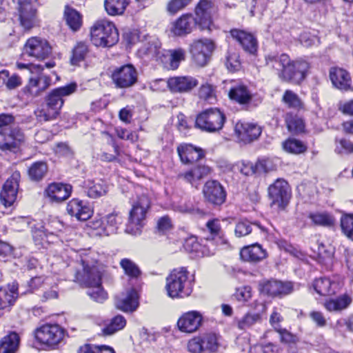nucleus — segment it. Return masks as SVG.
I'll return each mask as SVG.
<instances>
[{
    "label": "nucleus",
    "mask_w": 353,
    "mask_h": 353,
    "mask_svg": "<svg viewBox=\"0 0 353 353\" xmlns=\"http://www.w3.org/2000/svg\"><path fill=\"white\" fill-rule=\"evenodd\" d=\"M81 263L82 272L77 271V280L89 288L87 294L91 299L102 303L108 298L107 293L101 286L102 281L109 277L106 268L98 261L90 262L81 259Z\"/></svg>",
    "instance_id": "obj_1"
},
{
    "label": "nucleus",
    "mask_w": 353,
    "mask_h": 353,
    "mask_svg": "<svg viewBox=\"0 0 353 353\" xmlns=\"http://www.w3.org/2000/svg\"><path fill=\"white\" fill-rule=\"evenodd\" d=\"M212 3L208 0H200L194 12L196 17L191 13L183 14L172 24L171 32L178 37L190 34L196 26L201 30L210 29L212 23Z\"/></svg>",
    "instance_id": "obj_2"
},
{
    "label": "nucleus",
    "mask_w": 353,
    "mask_h": 353,
    "mask_svg": "<svg viewBox=\"0 0 353 353\" xmlns=\"http://www.w3.org/2000/svg\"><path fill=\"white\" fill-rule=\"evenodd\" d=\"M266 64L279 70L277 65L282 67L279 72V78L286 82L300 84L306 78L310 68V63L303 59L292 61L289 56L283 54L280 57L269 55L266 57Z\"/></svg>",
    "instance_id": "obj_3"
},
{
    "label": "nucleus",
    "mask_w": 353,
    "mask_h": 353,
    "mask_svg": "<svg viewBox=\"0 0 353 353\" xmlns=\"http://www.w3.org/2000/svg\"><path fill=\"white\" fill-rule=\"evenodd\" d=\"M168 295L172 298L188 296L192 291L189 272L185 268L174 269L166 278Z\"/></svg>",
    "instance_id": "obj_4"
},
{
    "label": "nucleus",
    "mask_w": 353,
    "mask_h": 353,
    "mask_svg": "<svg viewBox=\"0 0 353 353\" xmlns=\"http://www.w3.org/2000/svg\"><path fill=\"white\" fill-rule=\"evenodd\" d=\"M150 205L151 201L148 195L143 194L137 196L132 204L125 229L126 232L133 235L140 233L141 228L145 224L146 214Z\"/></svg>",
    "instance_id": "obj_5"
},
{
    "label": "nucleus",
    "mask_w": 353,
    "mask_h": 353,
    "mask_svg": "<svg viewBox=\"0 0 353 353\" xmlns=\"http://www.w3.org/2000/svg\"><path fill=\"white\" fill-rule=\"evenodd\" d=\"M90 36L91 41L97 47H111L119 41L117 29L107 20L97 21L91 28Z\"/></svg>",
    "instance_id": "obj_6"
},
{
    "label": "nucleus",
    "mask_w": 353,
    "mask_h": 353,
    "mask_svg": "<svg viewBox=\"0 0 353 353\" xmlns=\"http://www.w3.org/2000/svg\"><path fill=\"white\" fill-rule=\"evenodd\" d=\"M65 330L57 323H46L34 331V337L41 344L55 349L63 341Z\"/></svg>",
    "instance_id": "obj_7"
},
{
    "label": "nucleus",
    "mask_w": 353,
    "mask_h": 353,
    "mask_svg": "<svg viewBox=\"0 0 353 353\" xmlns=\"http://www.w3.org/2000/svg\"><path fill=\"white\" fill-rule=\"evenodd\" d=\"M225 117L216 108H210L199 114L196 119V126L201 130L214 132L222 129Z\"/></svg>",
    "instance_id": "obj_8"
},
{
    "label": "nucleus",
    "mask_w": 353,
    "mask_h": 353,
    "mask_svg": "<svg viewBox=\"0 0 353 353\" xmlns=\"http://www.w3.org/2000/svg\"><path fill=\"white\" fill-rule=\"evenodd\" d=\"M268 194L272 201L271 206L283 210L291 198L290 185L285 180L278 179L269 186Z\"/></svg>",
    "instance_id": "obj_9"
},
{
    "label": "nucleus",
    "mask_w": 353,
    "mask_h": 353,
    "mask_svg": "<svg viewBox=\"0 0 353 353\" xmlns=\"http://www.w3.org/2000/svg\"><path fill=\"white\" fill-rule=\"evenodd\" d=\"M25 140V134L18 126L0 130V150L2 151L14 152Z\"/></svg>",
    "instance_id": "obj_10"
},
{
    "label": "nucleus",
    "mask_w": 353,
    "mask_h": 353,
    "mask_svg": "<svg viewBox=\"0 0 353 353\" xmlns=\"http://www.w3.org/2000/svg\"><path fill=\"white\" fill-rule=\"evenodd\" d=\"M111 79L117 88H128L133 86L138 80V72L132 64L116 68L111 74Z\"/></svg>",
    "instance_id": "obj_11"
},
{
    "label": "nucleus",
    "mask_w": 353,
    "mask_h": 353,
    "mask_svg": "<svg viewBox=\"0 0 353 353\" xmlns=\"http://www.w3.org/2000/svg\"><path fill=\"white\" fill-rule=\"evenodd\" d=\"M214 49V43L205 39L194 41L190 45V52L193 61L198 66L203 67L208 63Z\"/></svg>",
    "instance_id": "obj_12"
},
{
    "label": "nucleus",
    "mask_w": 353,
    "mask_h": 353,
    "mask_svg": "<svg viewBox=\"0 0 353 353\" xmlns=\"http://www.w3.org/2000/svg\"><path fill=\"white\" fill-rule=\"evenodd\" d=\"M259 290L261 293L272 297H281L288 295L293 291V284L289 281L263 279L259 282Z\"/></svg>",
    "instance_id": "obj_13"
},
{
    "label": "nucleus",
    "mask_w": 353,
    "mask_h": 353,
    "mask_svg": "<svg viewBox=\"0 0 353 353\" xmlns=\"http://www.w3.org/2000/svg\"><path fill=\"white\" fill-rule=\"evenodd\" d=\"M77 89V84L76 83H71L65 86L54 88L47 94L45 98V102L50 108L60 113V110L64 103V97L74 93Z\"/></svg>",
    "instance_id": "obj_14"
},
{
    "label": "nucleus",
    "mask_w": 353,
    "mask_h": 353,
    "mask_svg": "<svg viewBox=\"0 0 353 353\" xmlns=\"http://www.w3.org/2000/svg\"><path fill=\"white\" fill-rule=\"evenodd\" d=\"M24 54L37 59H45L51 53V47L46 39L39 37L29 39L23 48Z\"/></svg>",
    "instance_id": "obj_15"
},
{
    "label": "nucleus",
    "mask_w": 353,
    "mask_h": 353,
    "mask_svg": "<svg viewBox=\"0 0 353 353\" xmlns=\"http://www.w3.org/2000/svg\"><path fill=\"white\" fill-rule=\"evenodd\" d=\"M38 6L37 0H34V2L19 4V20L24 30H29L37 24Z\"/></svg>",
    "instance_id": "obj_16"
},
{
    "label": "nucleus",
    "mask_w": 353,
    "mask_h": 353,
    "mask_svg": "<svg viewBox=\"0 0 353 353\" xmlns=\"http://www.w3.org/2000/svg\"><path fill=\"white\" fill-rule=\"evenodd\" d=\"M19 177V172L14 173L3 186L0 193V203L5 208L11 206L17 199Z\"/></svg>",
    "instance_id": "obj_17"
},
{
    "label": "nucleus",
    "mask_w": 353,
    "mask_h": 353,
    "mask_svg": "<svg viewBox=\"0 0 353 353\" xmlns=\"http://www.w3.org/2000/svg\"><path fill=\"white\" fill-rule=\"evenodd\" d=\"M158 82H163L167 85L172 92H187L195 88L199 82L196 79L190 76L174 77L164 81L159 79Z\"/></svg>",
    "instance_id": "obj_18"
},
{
    "label": "nucleus",
    "mask_w": 353,
    "mask_h": 353,
    "mask_svg": "<svg viewBox=\"0 0 353 353\" xmlns=\"http://www.w3.org/2000/svg\"><path fill=\"white\" fill-rule=\"evenodd\" d=\"M261 132V128L253 123L238 122L235 125V132L239 141L244 143H249L256 140Z\"/></svg>",
    "instance_id": "obj_19"
},
{
    "label": "nucleus",
    "mask_w": 353,
    "mask_h": 353,
    "mask_svg": "<svg viewBox=\"0 0 353 353\" xmlns=\"http://www.w3.org/2000/svg\"><path fill=\"white\" fill-rule=\"evenodd\" d=\"M203 193L205 199L213 205H220L225 201L226 193L223 186L216 181H207Z\"/></svg>",
    "instance_id": "obj_20"
},
{
    "label": "nucleus",
    "mask_w": 353,
    "mask_h": 353,
    "mask_svg": "<svg viewBox=\"0 0 353 353\" xmlns=\"http://www.w3.org/2000/svg\"><path fill=\"white\" fill-rule=\"evenodd\" d=\"M202 321L201 314L196 311L184 313L178 320L177 326L179 330L185 333H193L200 327Z\"/></svg>",
    "instance_id": "obj_21"
},
{
    "label": "nucleus",
    "mask_w": 353,
    "mask_h": 353,
    "mask_svg": "<svg viewBox=\"0 0 353 353\" xmlns=\"http://www.w3.org/2000/svg\"><path fill=\"white\" fill-rule=\"evenodd\" d=\"M186 52L181 48L169 50H163L159 57V61L164 68L167 70H176L181 61L185 59Z\"/></svg>",
    "instance_id": "obj_22"
},
{
    "label": "nucleus",
    "mask_w": 353,
    "mask_h": 353,
    "mask_svg": "<svg viewBox=\"0 0 353 353\" xmlns=\"http://www.w3.org/2000/svg\"><path fill=\"white\" fill-rule=\"evenodd\" d=\"M230 34L242 46L243 50L250 54H254L257 50L256 39L250 33L238 29L230 30Z\"/></svg>",
    "instance_id": "obj_23"
},
{
    "label": "nucleus",
    "mask_w": 353,
    "mask_h": 353,
    "mask_svg": "<svg viewBox=\"0 0 353 353\" xmlns=\"http://www.w3.org/2000/svg\"><path fill=\"white\" fill-rule=\"evenodd\" d=\"M42 71L34 72L35 76L30 77L27 89L32 97L39 96L50 85L51 79L49 77L41 73Z\"/></svg>",
    "instance_id": "obj_24"
},
{
    "label": "nucleus",
    "mask_w": 353,
    "mask_h": 353,
    "mask_svg": "<svg viewBox=\"0 0 353 353\" xmlns=\"http://www.w3.org/2000/svg\"><path fill=\"white\" fill-rule=\"evenodd\" d=\"M117 308L125 312H132L139 307V296L134 289L129 290L125 294H122L117 299Z\"/></svg>",
    "instance_id": "obj_25"
},
{
    "label": "nucleus",
    "mask_w": 353,
    "mask_h": 353,
    "mask_svg": "<svg viewBox=\"0 0 353 353\" xmlns=\"http://www.w3.org/2000/svg\"><path fill=\"white\" fill-rule=\"evenodd\" d=\"M67 212L79 221H86L91 217L92 210L83 201L73 199L67 205Z\"/></svg>",
    "instance_id": "obj_26"
},
{
    "label": "nucleus",
    "mask_w": 353,
    "mask_h": 353,
    "mask_svg": "<svg viewBox=\"0 0 353 353\" xmlns=\"http://www.w3.org/2000/svg\"><path fill=\"white\" fill-rule=\"evenodd\" d=\"M211 169L205 165L197 164L190 170L180 173L178 176L194 185L199 181L210 174Z\"/></svg>",
    "instance_id": "obj_27"
},
{
    "label": "nucleus",
    "mask_w": 353,
    "mask_h": 353,
    "mask_svg": "<svg viewBox=\"0 0 353 353\" xmlns=\"http://www.w3.org/2000/svg\"><path fill=\"white\" fill-rule=\"evenodd\" d=\"M240 256L244 261L257 263L267 256L265 250L259 243H254L244 247L240 252Z\"/></svg>",
    "instance_id": "obj_28"
},
{
    "label": "nucleus",
    "mask_w": 353,
    "mask_h": 353,
    "mask_svg": "<svg viewBox=\"0 0 353 353\" xmlns=\"http://www.w3.org/2000/svg\"><path fill=\"white\" fill-rule=\"evenodd\" d=\"M72 192V186L68 184L54 183L48 185L46 193L52 201L61 202L67 199Z\"/></svg>",
    "instance_id": "obj_29"
},
{
    "label": "nucleus",
    "mask_w": 353,
    "mask_h": 353,
    "mask_svg": "<svg viewBox=\"0 0 353 353\" xmlns=\"http://www.w3.org/2000/svg\"><path fill=\"white\" fill-rule=\"evenodd\" d=\"M330 77L333 85L338 89L341 90L351 89V78L346 70L339 68H332L330 70Z\"/></svg>",
    "instance_id": "obj_30"
},
{
    "label": "nucleus",
    "mask_w": 353,
    "mask_h": 353,
    "mask_svg": "<svg viewBox=\"0 0 353 353\" xmlns=\"http://www.w3.org/2000/svg\"><path fill=\"white\" fill-rule=\"evenodd\" d=\"M177 151L181 161L185 164L198 161L204 157L201 150L196 149L192 145H180Z\"/></svg>",
    "instance_id": "obj_31"
},
{
    "label": "nucleus",
    "mask_w": 353,
    "mask_h": 353,
    "mask_svg": "<svg viewBox=\"0 0 353 353\" xmlns=\"http://www.w3.org/2000/svg\"><path fill=\"white\" fill-rule=\"evenodd\" d=\"M229 97L241 105H249L253 100L254 95L243 84L232 87L229 92Z\"/></svg>",
    "instance_id": "obj_32"
},
{
    "label": "nucleus",
    "mask_w": 353,
    "mask_h": 353,
    "mask_svg": "<svg viewBox=\"0 0 353 353\" xmlns=\"http://www.w3.org/2000/svg\"><path fill=\"white\" fill-rule=\"evenodd\" d=\"M20 341L18 333L10 332L0 339V353H16L19 350Z\"/></svg>",
    "instance_id": "obj_33"
},
{
    "label": "nucleus",
    "mask_w": 353,
    "mask_h": 353,
    "mask_svg": "<svg viewBox=\"0 0 353 353\" xmlns=\"http://www.w3.org/2000/svg\"><path fill=\"white\" fill-rule=\"evenodd\" d=\"M18 287L12 283L5 288H0V309L3 310L12 305L17 298Z\"/></svg>",
    "instance_id": "obj_34"
},
{
    "label": "nucleus",
    "mask_w": 353,
    "mask_h": 353,
    "mask_svg": "<svg viewBox=\"0 0 353 353\" xmlns=\"http://www.w3.org/2000/svg\"><path fill=\"white\" fill-rule=\"evenodd\" d=\"M130 0H105L104 8L111 16L121 15L124 13Z\"/></svg>",
    "instance_id": "obj_35"
},
{
    "label": "nucleus",
    "mask_w": 353,
    "mask_h": 353,
    "mask_svg": "<svg viewBox=\"0 0 353 353\" xmlns=\"http://www.w3.org/2000/svg\"><path fill=\"white\" fill-rule=\"evenodd\" d=\"M89 53V47L86 42L79 41L72 50L70 63L73 65H77L84 61Z\"/></svg>",
    "instance_id": "obj_36"
},
{
    "label": "nucleus",
    "mask_w": 353,
    "mask_h": 353,
    "mask_svg": "<svg viewBox=\"0 0 353 353\" xmlns=\"http://www.w3.org/2000/svg\"><path fill=\"white\" fill-rule=\"evenodd\" d=\"M139 51L141 54L156 60H159V57L163 53V50L161 49V43L157 39H153L145 43Z\"/></svg>",
    "instance_id": "obj_37"
},
{
    "label": "nucleus",
    "mask_w": 353,
    "mask_h": 353,
    "mask_svg": "<svg viewBox=\"0 0 353 353\" xmlns=\"http://www.w3.org/2000/svg\"><path fill=\"white\" fill-rule=\"evenodd\" d=\"M118 223L117 214L111 213L106 215L104 220L97 221L94 228H101L106 235H110L117 232Z\"/></svg>",
    "instance_id": "obj_38"
},
{
    "label": "nucleus",
    "mask_w": 353,
    "mask_h": 353,
    "mask_svg": "<svg viewBox=\"0 0 353 353\" xmlns=\"http://www.w3.org/2000/svg\"><path fill=\"white\" fill-rule=\"evenodd\" d=\"M64 16L67 25L72 31L76 32L80 29L82 26V16L79 12L66 7Z\"/></svg>",
    "instance_id": "obj_39"
},
{
    "label": "nucleus",
    "mask_w": 353,
    "mask_h": 353,
    "mask_svg": "<svg viewBox=\"0 0 353 353\" xmlns=\"http://www.w3.org/2000/svg\"><path fill=\"white\" fill-rule=\"evenodd\" d=\"M48 170V168L45 161H37L30 166L28 176L32 181H39L46 175Z\"/></svg>",
    "instance_id": "obj_40"
},
{
    "label": "nucleus",
    "mask_w": 353,
    "mask_h": 353,
    "mask_svg": "<svg viewBox=\"0 0 353 353\" xmlns=\"http://www.w3.org/2000/svg\"><path fill=\"white\" fill-rule=\"evenodd\" d=\"M59 114L57 110L50 108L46 103L34 111L36 118L39 122H47L54 120Z\"/></svg>",
    "instance_id": "obj_41"
},
{
    "label": "nucleus",
    "mask_w": 353,
    "mask_h": 353,
    "mask_svg": "<svg viewBox=\"0 0 353 353\" xmlns=\"http://www.w3.org/2000/svg\"><path fill=\"white\" fill-rule=\"evenodd\" d=\"M332 281L329 278L321 277L316 279L313 283L316 292L321 296L331 295L334 293Z\"/></svg>",
    "instance_id": "obj_42"
},
{
    "label": "nucleus",
    "mask_w": 353,
    "mask_h": 353,
    "mask_svg": "<svg viewBox=\"0 0 353 353\" xmlns=\"http://www.w3.org/2000/svg\"><path fill=\"white\" fill-rule=\"evenodd\" d=\"M261 319V315L259 313L248 312L237 320V327L241 330H247L260 323Z\"/></svg>",
    "instance_id": "obj_43"
},
{
    "label": "nucleus",
    "mask_w": 353,
    "mask_h": 353,
    "mask_svg": "<svg viewBox=\"0 0 353 353\" xmlns=\"http://www.w3.org/2000/svg\"><path fill=\"white\" fill-rule=\"evenodd\" d=\"M352 299L347 295H342L335 299H330L325 303V308L330 312L345 309L351 303Z\"/></svg>",
    "instance_id": "obj_44"
},
{
    "label": "nucleus",
    "mask_w": 353,
    "mask_h": 353,
    "mask_svg": "<svg viewBox=\"0 0 353 353\" xmlns=\"http://www.w3.org/2000/svg\"><path fill=\"white\" fill-rule=\"evenodd\" d=\"M0 81L8 90H14L22 84L21 78L16 74L10 75L8 70H3L0 72Z\"/></svg>",
    "instance_id": "obj_45"
},
{
    "label": "nucleus",
    "mask_w": 353,
    "mask_h": 353,
    "mask_svg": "<svg viewBox=\"0 0 353 353\" xmlns=\"http://www.w3.org/2000/svg\"><path fill=\"white\" fill-rule=\"evenodd\" d=\"M85 185L88 188L87 195L90 198H98L107 193V186L103 181L95 183L92 181H88L86 182Z\"/></svg>",
    "instance_id": "obj_46"
},
{
    "label": "nucleus",
    "mask_w": 353,
    "mask_h": 353,
    "mask_svg": "<svg viewBox=\"0 0 353 353\" xmlns=\"http://www.w3.org/2000/svg\"><path fill=\"white\" fill-rule=\"evenodd\" d=\"M126 325V320L121 315L114 316L105 327L102 332L103 335H112L116 332L122 330Z\"/></svg>",
    "instance_id": "obj_47"
},
{
    "label": "nucleus",
    "mask_w": 353,
    "mask_h": 353,
    "mask_svg": "<svg viewBox=\"0 0 353 353\" xmlns=\"http://www.w3.org/2000/svg\"><path fill=\"white\" fill-rule=\"evenodd\" d=\"M283 148L289 153L298 154L305 152L307 146L299 140L288 139L283 143Z\"/></svg>",
    "instance_id": "obj_48"
},
{
    "label": "nucleus",
    "mask_w": 353,
    "mask_h": 353,
    "mask_svg": "<svg viewBox=\"0 0 353 353\" xmlns=\"http://www.w3.org/2000/svg\"><path fill=\"white\" fill-rule=\"evenodd\" d=\"M285 121L288 127V129L291 132H301L304 129L303 121L296 115H293L292 113H287L285 117Z\"/></svg>",
    "instance_id": "obj_49"
},
{
    "label": "nucleus",
    "mask_w": 353,
    "mask_h": 353,
    "mask_svg": "<svg viewBox=\"0 0 353 353\" xmlns=\"http://www.w3.org/2000/svg\"><path fill=\"white\" fill-rule=\"evenodd\" d=\"M309 218L314 224L324 227H330L334 225L335 219L331 214L328 213H312L309 215Z\"/></svg>",
    "instance_id": "obj_50"
},
{
    "label": "nucleus",
    "mask_w": 353,
    "mask_h": 353,
    "mask_svg": "<svg viewBox=\"0 0 353 353\" xmlns=\"http://www.w3.org/2000/svg\"><path fill=\"white\" fill-rule=\"evenodd\" d=\"M283 101L289 108L299 110L303 108V104L298 95L292 90H286L283 96Z\"/></svg>",
    "instance_id": "obj_51"
},
{
    "label": "nucleus",
    "mask_w": 353,
    "mask_h": 353,
    "mask_svg": "<svg viewBox=\"0 0 353 353\" xmlns=\"http://www.w3.org/2000/svg\"><path fill=\"white\" fill-rule=\"evenodd\" d=\"M120 265L123 269L126 275L131 279H137L141 275L139 268L132 261L128 259H123L121 261Z\"/></svg>",
    "instance_id": "obj_52"
},
{
    "label": "nucleus",
    "mask_w": 353,
    "mask_h": 353,
    "mask_svg": "<svg viewBox=\"0 0 353 353\" xmlns=\"http://www.w3.org/2000/svg\"><path fill=\"white\" fill-rule=\"evenodd\" d=\"M341 227L343 234L353 241V214H347L341 219Z\"/></svg>",
    "instance_id": "obj_53"
},
{
    "label": "nucleus",
    "mask_w": 353,
    "mask_h": 353,
    "mask_svg": "<svg viewBox=\"0 0 353 353\" xmlns=\"http://www.w3.org/2000/svg\"><path fill=\"white\" fill-rule=\"evenodd\" d=\"M192 0H170L166 6V11L171 15H174L183 10L191 3Z\"/></svg>",
    "instance_id": "obj_54"
},
{
    "label": "nucleus",
    "mask_w": 353,
    "mask_h": 353,
    "mask_svg": "<svg viewBox=\"0 0 353 353\" xmlns=\"http://www.w3.org/2000/svg\"><path fill=\"white\" fill-rule=\"evenodd\" d=\"M225 64L230 71L234 72L239 70L241 68L239 54L236 52L229 50L225 57Z\"/></svg>",
    "instance_id": "obj_55"
},
{
    "label": "nucleus",
    "mask_w": 353,
    "mask_h": 353,
    "mask_svg": "<svg viewBox=\"0 0 353 353\" xmlns=\"http://www.w3.org/2000/svg\"><path fill=\"white\" fill-rule=\"evenodd\" d=\"M255 225L259 228L256 223H252L248 220H243L238 222L236 225L234 232L235 235L238 237L245 236L252 232V226Z\"/></svg>",
    "instance_id": "obj_56"
},
{
    "label": "nucleus",
    "mask_w": 353,
    "mask_h": 353,
    "mask_svg": "<svg viewBox=\"0 0 353 353\" xmlns=\"http://www.w3.org/2000/svg\"><path fill=\"white\" fill-rule=\"evenodd\" d=\"M204 351L216 352L219 344L215 334H208L201 337Z\"/></svg>",
    "instance_id": "obj_57"
},
{
    "label": "nucleus",
    "mask_w": 353,
    "mask_h": 353,
    "mask_svg": "<svg viewBox=\"0 0 353 353\" xmlns=\"http://www.w3.org/2000/svg\"><path fill=\"white\" fill-rule=\"evenodd\" d=\"M199 96L210 103H213L216 101L214 90L212 85L208 83L201 85L199 91Z\"/></svg>",
    "instance_id": "obj_58"
},
{
    "label": "nucleus",
    "mask_w": 353,
    "mask_h": 353,
    "mask_svg": "<svg viewBox=\"0 0 353 353\" xmlns=\"http://www.w3.org/2000/svg\"><path fill=\"white\" fill-rule=\"evenodd\" d=\"M233 296L240 302H247L252 297V288L248 285L240 287L236 290Z\"/></svg>",
    "instance_id": "obj_59"
},
{
    "label": "nucleus",
    "mask_w": 353,
    "mask_h": 353,
    "mask_svg": "<svg viewBox=\"0 0 353 353\" xmlns=\"http://www.w3.org/2000/svg\"><path fill=\"white\" fill-rule=\"evenodd\" d=\"M336 150L339 153L353 152V142L349 139H341L339 141V143L336 145Z\"/></svg>",
    "instance_id": "obj_60"
},
{
    "label": "nucleus",
    "mask_w": 353,
    "mask_h": 353,
    "mask_svg": "<svg viewBox=\"0 0 353 353\" xmlns=\"http://www.w3.org/2000/svg\"><path fill=\"white\" fill-rule=\"evenodd\" d=\"M206 228L212 236H219L221 233V224L217 219L208 221L206 223Z\"/></svg>",
    "instance_id": "obj_61"
},
{
    "label": "nucleus",
    "mask_w": 353,
    "mask_h": 353,
    "mask_svg": "<svg viewBox=\"0 0 353 353\" xmlns=\"http://www.w3.org/2000/svg\"><path fill=\"white\" fill-rule=\"evenodd\" d=\"M190 352L193 353H201L203 352L201 337H195L191 339L188 344Z\"/></svg>",
    "instance_id": "obj_62"
},
{
    "label": "nucleus",
    "mask_w": 353,
    "mask_h": 353,
    "mask_svg": "<svg viewBox=\"0 0 353 353\" xmlns=\"http://www.w3.org/2000/svg\"><path fill=\"white\" fill-rule=\"evenodd\" d=\"M281 336V341L285 343H294L296 341V336L288 331L286 329L280 328L276 330Z\"/></svg>",
    "instance_id": "obj_63"
},
{
    "label": "nucleus",
    "mask_w": 353,
    "mask_h": 353,
    "mask_svg": "<svg viewBox=\"0 0 353 353\" xmlns=\"http://www.w3.org/2000/svg\"><path fill=\"white\" fill-rule=\"evenodd\" d=\"M59 296V292L57 290V286L54 285L49 289L46 290L41 296L43 301H48L57 299Z\"/></svg>",
    "instance_id": "obj_64"
}]
</instances>
